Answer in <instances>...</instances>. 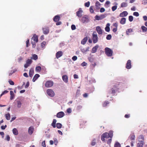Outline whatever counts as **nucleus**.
<instances>
[{
    "label": "nucleus",
    "mask_w": 147,
    "mask_h": 147,
    "mask_svg": "<svg viewBox=\"0 0 147 147\" xmlns=\"http://www.w3.org/2000/svg\"><path fill=\"white\" fill-rule=\"evenodd\" d=\"M90 11L91 13H94L93 6H91L90 7Z\"/></svg>",
    "instance_id": "a19ab883"
},
{
    "label": "nucleus",
    "mask_w": 147,
    "mask_h": 147,
    "mask_svg": "<svg viewBox=\"0 0 147 147\" xmlns=\"http://www.w3.org/2000/svg\"><path fill=\"white\" fill-rule=\"evenodd\" d=\"M117 8V5H115L113 6L112 7V9L113 11H114Z\"/></svg>",
    "instance_id": "a18cd8bd"
},
{
    "label": "nucleus",
    "mask_w": 147,
    "mask_h": 147,
    "mask_svg": "<svg viewBox=\"0 0 147 147\" xmlns=\"http://www.w3.org/2000/svg\"><path fill=\"white\" fill-rule=\"evenodd\" d=\"M64 113L61 111L58 113L57 114V117L58 118H61L64 116Z\"/></svg>",
    "instance_id": "f3484780"
},
{
    "label": "nucleus",
    "mask_w": 147,
    "mask_h": 147,
    "mask_svg": "<svg viewBox=\"0 0 147 147\" xmlns=\"http://www.w3.org/2000/svg\"><path fill=\"white\" fill-rule=\"evenodd\" d=\"M98 45H96L93 47L92 49V53H94L96 52V51L97 49L98 48Z\"/></svg>",
    "instance_id": "4be33fe9"
},
{
    "label": "nucleus",
    "mask_w": 147,
    "mask_h": 147,
    "mask_svg": "<svg viewBox=\"0 0 147 147\" xmlns=\"http://www.w3.org/2000/svg\"><path fill=\"white\" fill-rule=\"evenodd\" d=\"M40 77V75L39 74H36L34 76L33 78L32 79L33 82H34Z\"/></svg>",
    "instance_id": "5701e85b"
},
{
    "label": "nucleus",
    "mask_w": 147,
    "mask_h": 147,
    "mask_svg": "<svg viewBox=\"0 0 147 147\" xmlns=\"http://www.w3.org/2000/svg\"><path fill=\"white\" fill-rule=\"evenodd\" d=\"M88 40V38L87 37H85L81 41V44L83 45H84L86 42Z\"/></svg>",
    "instance_id": "393cba45"
},
{
    "label": "nucleus",
    "mask_w": 147,
    "mask_h": 147,
    "mask_svg": "<svg viewBox=\"0 0 147 147\" xmlns=\"http://www.w3.org/2000/svg\"><path fill=\"white\" fill-rule=\"evenodd\" d=\"M98 33L99 34H101L102 33V30L99 26H97L96 29Z\"/></svg>",
    "instance_id": "2eb2a0df"
},
{
    "label": "nucleus",
    "mask_w": 147,
    "mask_h": 147,
    "mask_svg": "<svg viewBox=\"0 0 147 147\" xmlns=\"http://www.w3.org/2000/svg\"><path fill=\"white\" fill-rule=\"evenodd\" d=\"M105 11V9L104 8H101L100 9V11L101 13H102L104 12Z\"/></svg>",
    "instance_id": "0e129e2a"
},
{
    "label": "nucleus",
    "mask_w": 147,
    "mask_h": 147,
    "mask_svg": "<svg viewBox=\"0 0 147 147\" xmlns=\"http://www.w3.org/2000/svg\"><path fill=\"white\" fill-rule=\"evenodd\" d=\"M16 71V69L13 70V71H11V72L9 73V76H10L13 73H15Z\"/></svg>",
    "instance_id": "864d4df0"
},
{
    "label": "nucleus",
    "mask_w": 147,
    "mask_h": 147,
    "mask_svg": "<svg viewBox=\"0 0 147 147\" xmlns=\"http://www.w3.org/2000/svg\"><path fill=\"white\" fill-rule=\"evenodd\" d=\"M62 126L61 124L59 123H58L56 124V127L58 128H60Z\"/></svg>",
    "instance_id": "4c0bfd02"
},
{
    "label": "nucleus",
    "mask_w": 147,
    "mask_h": 147,
    "mask_svg": "<svg viewBox=\"0 0 147 147\" xmlns=\"http://www.w3.org/2000/svg\"><path fill=\"white\" fill-rule=\"evenodd\" d=\"M35 42H33V41H31V44L32 45V47L33 48H34L36 46Z\"/></svg>",
    "instance_id": "603ef678"
},
{
    "label": "nucleus",
    "mask_w": 147,
    "mask_h": 147,
    "mask_svg": "<svg viewBox=\"0 0 147 147\" xmlns=\"http://www.w3.org/2000/svg\"><path fill=\"white\" fill-rule=\"evenodd\" d=\"M105 15L102 14L100 15V16L96 15L95 17V19L97 20H100L105 18Z\"/></svg>",
    "instance_id": "9d476101"
},
{
    "label": "nucleus",
    "mask_w": 147,
    "mask_h": 147,
    "mask_svg": "<svg viewBox=\"0 0 147 147\" xmlns=\"http://www.w3.org/2000/svg\"><path fill=\"white\" fill-rule=\"evenodd\" d=\"M127 6V4L125 2H123L122 3L121 5V7H126Z\"/></svg>",
    "instance_id": "f704fd0d"
},
{
    "label": "nucleus",
    "mask_w": 147,
    "mask_h": 147,
    "mask_svg": "<svg viewBox=\"0 0 147 147\" xmlns=\"http://www.w3.org/2000/svg\"><path fill=\"white\" fill-rule=\"evenodd\" d=\"M110 3V2L109 1H107L106 3H105V6L106 7H108V6H107V5H108Z\"/></svg>",
    "instance_id": "4d7b16f0"
},
{
    "label": "nucleus",
    "mask_w": 147,
    "mask_h": 147,
    "mask_svg": "<svg viewBox=\"0 0 147 147\" xmlns=\"http://www.w3.org/2000/svg\"><path fill=\"white\" fill-rule=\"evenodd\" d=\"M67 112L68 113H70L71 112V110L70 108H69L67 110Z\"/></svg>",
    "instance_id": "13d9d810"
},
{
    "label": "nucleus",
    "mask_w": 147,
    "mask_h": 147,
    "mask_svg": "<svg viewBox=\"0 0 147 147\" xmlns=\"http://www.w3.org/2000/svg\"><path fill=\"white\" fill-rule=\"evenodd\" d=\"M34 74V70L33 68H31L29 72V75L30 77L32 78Z\"/></svg>",
    "instance_id": "412c9836"
},
{
    "label": "nucleus",
    "mask_w": 147,
    "mask_h": 147,
    "mask_svg": "<svg viewBox=\"0 0 147 147\" xmlns=\"http://www.w3.org/2000/svg\"><path fill=\"white\" fill-rule=\"evenodd\" d=\"M144 143L139 142L137 143V147H143Z\"/></svg>",
    "instance_id": "7c9ffc66"
},
{
    "label": "nucleus",
    "mask_w": 147,
    "mask_h": 147,
    "mask_svg": "<svg viewBox=\"0 0 147 147\" xmlns=\"http://www.w3.org/2000/svg\"><path fill=\"white\" fill-rule=\"evenodd\" d=\"M12 131L13 134L15 135H17L18 134V130L16 128H14L12 130Z\"/></svg>",
    "instance_id": "c756f323"
},
{
    "label": "nucleus",
    "mask_w": 147,
    "mask_h": 147,
    "mask_svg": "<svg viewBox=\"0 0 147 147\" xmlns=\"http://www.w3.org/2000/svg\"><path fill=\"white\" fill-rule=\"evenodd\" d=\"M114 147H121L120 144L119 143L116 142L115 144Z\"/></svg>",
    "instance_id": "49530a36"
},
{
    "label": "nucleus",
    "mask_w": 147,
    "mask_h": 147,
    "mask_svg": "<svg viewBox=\"0 0 147 147\" xmlns=\"http://www.w3.org/2000/svg\"><path fill=\"white\" fill-rule=\"evenodd\" d=\"M5 117L7 120H9L10 119V115L9 113H7L5 115Z\"/></svg>",
    "instance_id": "e433bc0d"
},
{
    "label": "nucleus",
    "mask_w": 147,
    "mask_h": 147,
    "mask_svg": "<svg viewBox=\"0 0 147 147\" xmlns=\"http://www.w3.org/2000/svg\"><path fill=\"white\" fill-rule=\"evenodd\" d=\"M105 53L108 56H111L112 55L113 51L110 48L106 47L105 49Z\"/></svg>",
    "instance_id": "7ed1b4c3"
},
{
    "label": "nucleus",
    "mask_w": 147,
    "mask_h": 147,
    "mask_svg": "<svg viewBox=\"0 0 147 147\" xmlns=\"http://www.w3.org/2000/svg\"><path fill=\"white\" fill-rule=\"evenodd\" d=\"M138 140L139 142L144 143V137L143 135H140L138 137Z\"/></svg>",
    "instance_id": "9b49d317"
},
{
    "label": "nucleus",
    "mask_w": 147,
    "mask_h": 147,
    "mask_svg": "<svg viewBox=\"0 0 147 147\" xmlns=\"http://www.w3.org/2000/svg\"><path fill=\"white\" fill-rule=\"evenodd\" d=\"M109 136L110 138H112L113 136V132L112 131H110L109 132V133H108Z\"/></svg>",
    "instance_id": "58836bf2"
},
{
    "label": "nucleus",
    "mask_w": 147,
    "mask_h": 147,
    "mask_svg": "<svg viewBox=\"0 0 147 147\" xmlns=\"http://www.w3.org/2000/svg\"><path fill=\"white\" fill-rule=\"evenodd\" d=\"M126 22V18H122L121 19L120 21V23L122 24H124Z\"/></svg>",
    "instance_id": "cd10ccee"
},
{
    "label": "nucleus",
    "mask_w": 147,
    "mask_h": 147,
    "mask_svg": "<svg viewBox=\"0 0 147 147\" xmlns=\"http://www.w3.org/2000/svg\"><path fill=\"white\" fill-rule=\"evenodd\" d=\"M53 84V82L51 81H47L45 84V86L47 88H49L52 86Z\"/></svg>",
    "instance_id": "423d86ee"
},
{
    "label": "nucleus",
    "mask_w": 147,
    "mask_h": 147,
    "mask_svg": "<svg viewBox=\"0 0 147 147\" xmlns=\"http://www.w3.org/2000/svg\"><path fill=\"white\" fill-rule=\"evenodd\" d=\"M43 33L45 34H47L49 32V30L48 27H45L42 28Z\"/></svg>",
    "instance_id": "f8f14e48"
},
{
    "label": "nucleus",
    "mask_w": 147,
    "mask_h": 147,
    "mask_svg": "<svg viewBox=\"0 0 147 147\" xmlns=\"http://www.w3.org/2000/svg\"><path fill=\"white\" fill-rule=\"evenodd\" d=\"M83 12V11L82 10L81 8H79V10L77 11L76 13V15L79 18H80L82 16V13Z\"/></svg>",
    "instance_id": "1a4fd4ad"
},
{
    "label": "nucleus",
    "mask_w": 147,
    "mask_h": 147,
    "mask_svg": "<svg viewBox=\"0 0 147 147\" xmlns=\"http://www.w3.org/2000/svg\"><path fill=\"white\" fill-rule=\"evenodd\" d=\"M32 61L30 59H28L27 60L26 63L24 65V67L25 68H27L32 63Z\"/></svg>",
    "instance_id": "6e6552de"
},
{
    "label": "nucleus",
    "mask_w": 147,
    "mask_h": 147,
    "mask_svg": "<svg viewBox=\"0 0 147 147\" xmlns=\"http://www.w3.org/2000/svg\"><path fill=\"white\" fill-rule=\"evenodd\" d=\"M87 65V63L85 62H83L82 64H81V65L82 66L84 67L85 66H86Z\"/></svg>",
    "instance_id": "680f3d73"
},
{
    "label": "nucleus",
    "mask_w": 147,
    "mask_h": 147,
    "mask_svg": "<svg viewBox=\"0 0 147 147\" xmlns=\"http://www.w3.org/2000/svg\"><path fill=\"white\" fill-rule=\"evenodd\" d=\"M132 32V30L130 28L127 30V31L126 32V34L129 35V32Z\"/></svg>",
    "instance_id": "09e8293b"
},
{
    "label": "nucleus",
    "mask_w": 147,
    "mask_h": 147,
    "mask_svg": "<svg viewBox=\"0 0 147 147\" xmlns=\"http://www.w3.org/2000/svg\"><path fill=\"white\" fill-rule=\"evenodd\" d=\"M135 135H133L131 136V137L130 138V139L131 140H134L135 139Z\"/></svg>",
    "instance_id": "e2e57ef3"
},
{
    "label": "nucleus",
    "mask_w": 147,
    "mask_h": 147,
    "mask_svg": "<svg viewBox=\"0 0 147 147\" xmlns=\"http://www.w3.org/2000/svg\"><path fill=\"white\" fill-rule=\"evenodd\" d=\"M32 40H33L34 42H37L38 41V36L36 34H34L32 38Z\"/></svg>",
    "instance_id": "ddd939ff"
},
{
    "label": "nucleus",
    "mask_w": 147,
    "mask_h": 147,
    "mask_svg": "<svg viewBox=\"0 0 147 147\" xmlns=\"http://www.w3.org/2000/svg\"><path fill=\"white\" fill-rule=\"evenodd\" d=\"M38 58V56L35 54H32V57H31V59H33L35 60H36Z\"/></svg>",
    "instance_id": "a878e982"
},
{
    "label": "nucleus",
    "mask_w": 147,
    "mask_h": 147,
    "mask_svg": "<svg viewBox=\"0 0 147 147\" xmlns=\"http://www.w3.org/2000/svg\"><path fill=\"white\" fill-rule=\"evenodd\" d=\"M34 128L32 126H31L30 127L28 130V133L30 135L32 134L33 132Z\"/></svg>",
    "instance_id": "6ab92c4d"
},
{
    "label": "nucleus",
    "mask_w": 147,
    "mask_h": 147,
    "mask_svg": "<svg viewBox=\"0 0 147 147\" xmlns=\"http://www.w3.org/2000/svg\"><path fill=\"white\" fill-rule=\"evenodd\" d=\"M10 99L11 100H12L13 99L14 97V94L13 92L12 91H10Z\"/></svg>",
    "instance_id": "bb28decb"
},
{
    "label": "nucleus",
    "mask_w": 147,
    "mask_h": 147,
    "mask_svg": "<svg viewBox=\"0 0 147 147\" xmlns=\"http://www.w3.org/2000/svg\"><path fill=\"white\" fill-rule=\"evenodd\" d=\"M96 139H94L91 142V144L92 145L94 146L96 144Z\"/></svg>",
    "instance_id": "c9c22d12"
},
{
    "label": "nucleus",
    "mask_w": 147,
    "mask_h": 147,
    "mask_svg": "<svg viewBox=\"0 0 147 147\" xmlns=\"http://www.w3.org/2000/svg\"><path fill=\"white\" fill-rule=\"evenodd\" d=\"M63 53L61 51H59L57 52L56 54V58L58 59L62 56Z\"/></svg>",
    "instance_id": "dca6fc26"
},
{
    "label": "nucleus",
    "mask_w": 147,
    "mask_h": 147,
    "mask_svg": "<svg viewBox=\"0 0 147 147\" xmlns=\"http://www.w3.org/2000/svg\"><path fill=\"white\" fill-rule=\"evenodd\" d=\"M90 5V2L89 1H88L85 3L84 5L85 7H88Z\"/></svg>",
    "instance_id": "ea45409f"
},
{
    "label": "nucleus",
    "mask_w": 147,
    "mask_h": 147,
    "mask_svg": "<svg viewBox=\"0 0 147 147\" xmlns=\"http://www.w3.org/2000/svg\"><path fill=\"white\" fill-rule=\"evenodd\" d=\"M80 21L83 24H86L90 21L88 16L86 15L84 16L81 19H79Z\"/></svg>",
    "instance_id": "f257e3e1"
},
{
    "label": "nucleus",
    "mask_w": 147,
    "mask_h": 147,
    "mask_svg": "<svg viewBox=\"0 0 147 147\" xmlns=\"http://www.w3.org/2000/svg\"><path fill=\"white\" fill-rule=\"evenodd\" d=\"M90 47H87L86 48H84L83 47H81L80 50L84 54H85L88 51H89Z\"/></svg>",
    "instance_id": "0eeeda50"
},
{
    "label": "nucleus",
    "mask_w": 147,
    "mask_h": 147,
    "mask_svg": "<svg viewBox=\"0 0 147 147\" xmlns=\"http://www.w3.org/2000/svg\"><path fill=\"white\" fill-rule=\"evenodd\" d=\"M110 138L108 133L106 132L103 134L101 136V140L102 141H105L106 140Z\"/></svg>",
    "instance_id": "20e7f679"
},
{
    "label": "nucleus",
    "mask_w": 147,
    "mask_h": 147,
    "mask_svg": "<svg viewBox=\"0 0 147 147\" xmlns=\"http://www.w3.org/2000/svg\"><path fill=\"white\" fill-rule=\"evenodd\" d=\"M92 40L94 43H96L98 41V37L96 32H94L92 34Z\"/></svg>",
    "instance_id": "f03ea898"
},
{
    "label": "nucleus",
    "mask_w": 147,
    "mask_h": 147,
    "mask_svg": "<svg viewBox=\"0 0 147 147\" xmlns=\"http://www.w3.org/2000/svg\"><path fill=\"white\" fill-rule=\"evenodd\" d=\"M46 44V42L45 41H43L41 44V47L42 48L44 47Z\"/></svg>",
    "instance_id": "c03bdc74"
},
{
    "label": "nucleus",
    "mask_w": 147,
    "mask_h": 147,
    "mask_svg": "<svg viewBox=\"0 0 147 147\" xmlns=\"http://www.w3.org/2000/svg\"><path fill=\"white\" fill-rule=\"evenodd\" d=\"M133 15L136 16L138 17L139 16V14L138 12H135L134 13Z\"/></svg>",
    "instance_id": "5fc2aeb1"
},
{
    "label": "nucleus",
    "mask_w": 147,
    "mask_h": 147,
    "mask_svg": "<svg viewBox=\"0 0 147 147\" xmlns=\"http://www.w3.org/2000/svg\"><path fill=\"white\" fill-rule=\"evenodd\" d=\"M7 127V125H5V126L2 125L1 126V128L2 129H5V128Z\"/></svg>",
    "instance_id": "69168bd1"
},
{
    "label": "nucleus",
    "mask_w": 147,
    "mask_h": 147,
    "mask_svg": "<svg viewBox=\"0 0 147 147\" xmlns=\"http://www.w3.org/2000/svg\"><path fill=\"white\" fill-rule=\"evenodd\" d=\"M147 3V0H143L142 3L144 5H146Z\"/></svg>",
    "instance_id": "338daca9"
},
{
    "label": "nucleus",
    "mask_w": 147,
    "mask_h": 147,
    "mask_svg": "<svg viewBox=\"0 0 147 147\" xmlns=\"http://www.w3.org/2000/svg\"><path fill=\"white\" fill-rule=\"evenodd\" d=\"M142 29L143 32H146L147 30V28L144 26H142Z\"/></svg>",
    "instance_id": "37998d69"
},
{
    "label": "nucleus",
    "mask_w": 147,
    "mask_h": 147,
    "mask_svg": "<svg viewBox=\"0 0 147 147\" xmlns=\"http://www.w3.org/2000/svg\"><path fill=\"white\" fill-rule=\"evenodd\" d=\"M47 93L49 96H50L53 97L55 95L54 92L51 89H48L47 90Z\"/></svg>",
    "instance_id": "39448f33"
},
{
    "label": "nucleus",
    "mask_w": 147,
    "mask_h": 147,
    "mask_svg": "<svg viewBox=\"0 0 147 147\" xmlns=\"http://www.w3.org/2000/svg\"><path fill=\"white\" fill-rule=\"evenodd\" d=\"M109 103L108 101H105L103 104V107H105L107 105V104H109Z\"/></svg>",
    "instance_id": "bf43d9fd"
},
{
    "label": "nucleus",
    "mask_w": 147,
    "mask_h": 147,
    "mask_svg": "<svg viewBox=\"0 0 147 147\" xmlns=\"http://www.w3.org/2000/svg\"><path fill=\"white\" fill-rule=\"evenodd\" d=\"M77 59V57L75 56H73L72 58V59L74 61L76 60Z\"/></svg>",
    "instance_id": "052dcab7"
},
{
    "label": "nucleus",
    "mask_w": 147,
    "mask_h": 147,
    "mask_svg": "<svg viewBox=\"0 0 147 147\" xmlns=\"http://www.w3.org/2000/svg\"><path fill=\"white\" fill-rule=\"evenodd\" d=\"M8 92V91L7 90H5L4 91H3L2 93L0 95V96H1L2 95H4L5 94H6Z\"/></svg>",
    "instance_id": "3c124183"
},
{
    "label": "nucleus",
    "mask_w": 147,
    "mask_h": 147,
    "mask_svg": "<svg viewBox=\"0 0 147 147\" xmlns=\"http://www.w3.org/2000/svg\"><path fill=\"white\" fill-rule=\"evenodd\" d=\"M131 67V61L130 60H128L126 64V67L128 69H130Z\"/></svg>",
    "instance_id": "a211bd4d"
},
{
    "label": "nucleus",
    "mask_w": 147,
    "mask_h": 147,
    "mask_svg": "<svg viewBox=\"0 0 147 147\" xmlns=\"http://www.w3.org/2000/svg\"><path fill=\"white\" fill-rule=\"evenodd\" d=\"M8 82L9 84L11 85H13L14 84V83L11 80H9Z\"/></svg>",
    "instance_id": "79ce46f5"
},
{
    "label": "nucleus",
    "mask_w": 147,
    "mask_h": 147,
    "mask_svg": "<svg viewBox=\"0 0 147 147\" xmlns=\"http://www.w3.org/2000/svg\"><path fill=\"white\" fill-rule=\"evenodd\" d=\"M112 36L111 34H108L106 37V39L108 40H110L111 39Z\"/></svg>",
    "instance_id": "de8ad7c7"
},
{
    "label": "nucleus",
    "mask_w": 147,
    "mask_h": 147,
    "mask_svg": "<svg viewBox=\"0 0 147 147\" xmlns=\"http://www.w3.org/2000/svg\"><path fill=\"white\" fill-rule=\"evenodd\" d=\"M42 145L43 147H46V145L45 144V141H43L42 142Z\"/></svg>",
    "instance_id": "774afa93"
},
{
    "label": "nucleus",
    "mask_w": 147,
    "mask_h": 147,
    "mask_svg": "<svg viewBox=\"0 0 147 147\" xmlns=\"http://www.w3.org/2000/svg\"><path fill=\"white\" fill-rule=\"evenodd\" d=\"M57 122V120L56 119H53L52 123H51V125L53 128L56 127V123Z\"/></svg>",
    "instance_id": "c85d7f7f"
},
{
    "label": "nucleus",
    "mask_w": 147,
    "mask_h": 147,
    "mask_svg": "<svg viewBox=\"0 0 147 147\" xmlns=\"http://www.w3.org/2000/svg\"><path fill=\"white\" fill-rule=\"evenodd\" d=\"M133 20V17L132 16H130L129 17V20L130 22H132Z\"/></svg>",
    "instance_id": "8fccbe9b"
},
{
    "label": "nucleus",
    "mask_w": 147,
    "mask_h": 147,
    "mask_svg": "<svg viewBox=\"0 0 147 147\" xmlns=\"http://www.w3.org/2000/svg\"><path fill=\"white\" fill-rule=\"evenodd\" d=\"M41 70V68L40 66H38L36 67L35 68V71L38 72H40Z\"/></svg>",
    "instance_id": "2f4dec72"
},
{
    "label": "nucleus",
    "mask_w": 147,
    "mask_h": 147,
    "mask_svg": "<svg viewBox=\"0 0 147 147\" xmlns=\"http://www.w3.org/2000/svg\"><path fill=\"white\" fill-rule=\"evenodd\" d=\"M71 28L72 30H74L76 29V27L73 24L71 26Z\"/></svg>",
    "instance_id": "6e6d98bb"
},
{
    "label": "nucleus",
    "mask_w": 147,
    "mask_h": 147,
    "mask_svg": "<svg viewBox=\"0 0 147 147\" xmlns=\"http://www.w3.org/2000/svg\"><path fill=\"white\" fill-rule=\"evenodd\" d=\"M128 14V13L126 11H124L120 13L119 16L120 17L126 16Z\"/></svg>",
    "instance_id": "aec40b11"
},
{
    "label": "nucleus",
    "mask_w": 147,
    "mask_h": 147,
    "mask_svg": "<svg viewBox=\"0 0 147 147\" xmlns=\"http://www.w3.org/2000/svg\"><path fill=\"white\" fill-rule=\"evenodd\" d=\"M17 107L18 108H20L22 105V103L20 101H17Z\"/></svg>",
    "instance_id": "72a5a7b5"
},
{
    "label": "nucleus",
    "mask_w": 147,
    "mask_h": 147,
    "mask_svg": "<svg viewBox=\"0 0 147 147\" xmlns=\"http://www.w3.org/2000/svg\"><path fill=\"white\" fill-rule=\"evenodd\" d=\"M100 4L98 1H97L95 3V6L96 8L97 9H99L100 8Z\"/></svg>",
    "instance_id": "473e14b6"
},
{
    "label": "nucleus",
    "mask_w": 147,
    "mask_h": 147,
    "mask_svg": "<svg viewBox=\"0 0 147 147\" xmlns=\"http://www.w3.org/2000/svg\"><path fill=\"white\" fill-rule=\"evenodd\" d=\"M110 24L108 23L107 24L106 27L105 28V30L107 32H109L110 31Z\"/></svg>",
    "instance_id": "b1692460"
},
{
    "label": "nucleus",
    "mask_w": 147,
    "mask_h": 147,
    "mask_svg": "<svg viewBox=\"0 0 147 147\" xmlns=\"http://www.w3.org/2000/svg\"><path fill=\"white\" fill-rule=\"evenodd\" d=\"M60 19V17L59 15L55 16L53 18V20L55 22L59 21Z\"/></svg>",
    "instance_id": "4468645a"
}]
</instances>
